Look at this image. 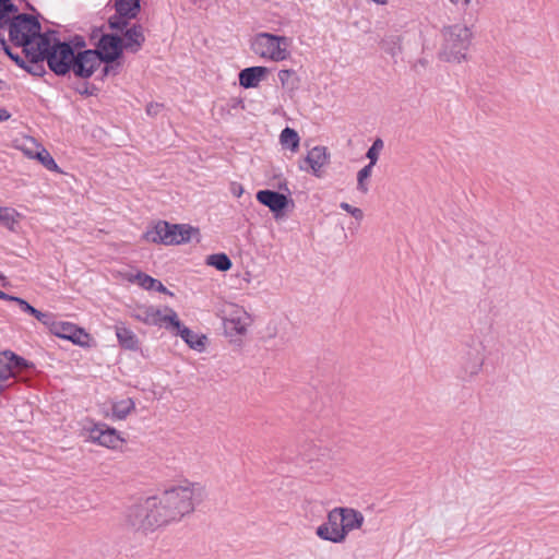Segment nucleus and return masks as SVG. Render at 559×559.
<instances>
[{
  "mask_svg": "<svg viewBox=\"0 0 559 559\" xmlns=\"http://www.w3.org/2000/svg\"><path fill=\"white\" fill-rule=\"evenodd\" d=\"M206 497L203 484L183 480L166 489L159 497H148L132 506L127 512V524L135 532H153L191 514Z\"/></svg>",
  "mask_w": 559,
  "mask_h": 559,
  "instance_id": "1",
  "label": "nucleus"
},
{
  "mask_svg": "<svg viewBox=\"0 0 559 559\" xmlns=\"http://www.w3.org/2000/svg\"><path fill=\"white\" fill-rule=\"evenodd\" d=\"M74 51L67 43H61L53 34L37 37V48L31 60H47L49 68L58 75L68 73L74 61Z\"/></svg>",
  "mask_w": 559,
  "mask_h": 559,
  "instance_id": "2",
  "label": "nucleus"
},
{
  "mask_svg": "<svg viewBox=\"0 0 559 559\" xmlns=\"http://www.w3.org/2000/svg\"><path fill=\"white\" fill-rule=\"evenodd\" d=\"M443 38L442 59L452 63L464 61L472 39L471 29L461 24L451 25L443 29Z\"/></svg>",
  "mask_w": 559,
  "mask_h": 559,
  "instance_id": "3",
  "label": "nucleus"
},
{
  "mask_svg": "<svg viewBox=\"0 0 559 559\" xmlns=\"http://www.w3.org/2000/svg\"><path fill=\"white\" fill-rule=\"evenodd\" d=\"M289 46L290 39L288 37L266 32L258 33L251 39L253 53L273 62L288 59L290 56Z\"/></svg>",
  "mask_w": 559,
  "mask_h": 559,
  "instance_id": "4",
  "label": "nucleus"
},
{
  "mask_svg": "<svg viewBox=\"0 0 559 559\" xmlns=\"http://www.w3.org/2000/svg\"><path fill=\"white\" fill-rule=\"evenodd\" d=\"M9 26L10 39L24 47L26 56L31 59L32 52L37 48V37L43 36L39 34V23L27 15H17L12 21H8L4 26Z\"/></svg>",
  "mask_w": 559,
  "mask_h": 559,
  "instance_id": "5",
  "label": "nucleus"
},
{
  "mask_svg": "<svg viewBox=\"0 0 559 559\" xmlns=\"http://www.w3.org/2000/svg\"><path fill=\"white\" fill-rule=\"evenodd\" d=\"M195 234L198 229L189 225L158 222L145 231L143 238L147 242L171 246L188 242Z\"/></svg>",
  "mask_w": 559,
  "mask_h": 559,
  "instance_id": "6",
  "label": "nucleus"
},
{
  "mask_svg": "<svg viewBox=\"0 0 559 559\" xmlns=\"http://www.w3.org/2000/svg\"><path fill=\"white\" fill-rule=\"evenodd\" d=\"M83 431L86 438L95 443L109 449H116L123 441L119 432L106 424H96L94 421H86L83 426Z\"/></svg>",
  "mask_w": 559,
  "mask_h": 559,
  "instance_id": "7",
  "label": "nucleus"
},
{
  "mask_svg": "<svg viewBox=\"0 0 559 559\" xmlns=\"http://www.w3.org/2000/svg\"><path fill=\"white\" fill-rule=\"evenodd\" d=\"M251 318L241 307L230 305L223 318L224 332L228 337H239L247 333Z\"/></svg>",
  "mask_w": 559,
  "mask_h": 559,
  "instance_id": "8",
  "label": "nucleus"
},
{
  "mask_svg": "<svg viewBox=\"0 0 559 559\" xmlns=\"http://www.w3.org/2000/svg\"><path fill=\"white\" fill-rule=\"evenodd\" d=\"M170 307L157 308L153 306L140 305L132 310V318L148 325H157L167 329L168 318L175 314Z\"/></svg>",
  "mask_w": 559,
  "mask_h": 559,
  "instance_id": "9",
  "label": "nucleus"
},
{
  "mask_svg": "<svg viewBox=\"0 0 559 559\" xmlns=\"http://www.w3.org/2000/svg\"><path fill=\"white\" fill-rule=\"evenodd\" d=\"M341 523L337 508H334L328 513L326 521L316 528V535L322 540L342 544L346 537Z\"/></svg>",
  "mask_w": 559,
  "mask_h": 559,
  "instance_id": "10",
  "label": "nucleus"
},
{
  "mask_svg": "<svg viewBox=\"0 0 559 559\" xmlns=\"http://www.w3.org/2000/svg\"><path fill=\"white\" fill-rule=\"evenodd\" d=\"M174 335L180 336L181 340L193 350L203 352L205 348V335H199L194 333L192 330L183 325L177 314H173V317L168 318L167 329Z\"/></svg>",
  "mask_w": 559,
  "mask_h": 559,
  "instance_id": "11",
  "label": "nucleus"
},
{
  "mask_svg": "<svg viewBox=\"0 0 559 559\" xmlns=\"http://www.w3.org/2000/svg\"><path fill=\"white\" fill-rule=\"evenodd\" d=\"M102 64L99 53L95 50H85L74 56L71 70L76 76L86 79Z\"/></svg>",
  "mask_w": 559,
  "mask_h": 559,
  "instance_id": "12",
  "label": "nucleus"
},
{
  "mask_svg": "<svg viewBox=\"0 0 559 559\" xmlns=\"http://www.w3.org/2000/svg\"><path fill=\"white\" fill-rule=\"evenodd\" d=\"M29 367V362L11 350L0 353V383L15 378L17 371Z\"/></svg>",
  "mask_w": 559,
  "mask_h": 559,
  "instance_id": "13",
  "label": "nucleus"
},
{
  "mask_svg": "<svg viewBox=\"0 0 559 559\" xmlns=\"http://www.w3.org/2000/svg\"><path fill=\"white\" fill-rule=\"evenodd\" d=\"M329 158L330 155L326 147L314 146L308 152L304 160L307 166L301 164L299 168L304 171H310L316 177L321 178L324 174L325 166L329 164Z\"/></svg>",
  "mask_w": 559,
  "mask_h": 559,
  "instance_id": "14",
  "label": "nucleus"
},
{
  "mask_svg": "<svg viewBox=\"0 0 559 559\" xmlns=\"http://www.w3.org/2000/svg\"><path fill=\"white\" fill-rule=\"evenodd\" d=\"M53 335L71 341L73 344L84 346L87 344L88 334L71 322L55 321L50 330Z\"/></svg>",
  "mask_w": 559,
  "mask_h": 559,
  "instance_id": "15",
  "label": "nucleus"
},
{
  "mask_svg": "<svg viewBox=\"0 0 559 559\" xmlns=\"http://www.w3.org/2000/svg\"><path fill=\"white\" fill-rule=\"evenodd\" d=\"M118 16L111 17L109 24L112 28L122 29L127 22L126 20L134 19L140 12V0H116L115 3Z\"/></svg>",
  "mask_w": 559,
  "mask_h": 559,
  "instance_id": "16",
  "label": "nucleus"
},
{
  "mask_svg": "<svg viewBox=\"0 0 559 559\" xmlns=\"http://www.w3.org/2000/svg\"><path fill=\"white\" fill-rule=\"evenodd\" d=\"M122 40L118 36L114 35H104L98 44V49L96 50L99 53L102 62H112L115 61L120 53L122 52Z\"/></svg>",
  "mask_w": 559,
  "mask_h": 559,
  "instance_id": "17",
  "label": "nucleus"
},
{
  "mask_svg": "<svg viewBox=\"0 0 559 559\" xmlns=\"http://www.w3.org/2000/svg\"><path fill=\"white\" fill-rule=\"evenodd\" d=\"M341 524L344 527V534L347 538L353 531L360 530L365 522L364 514L354 508H337Z\"/></svg>",
  "mask_w": 559,
  "mask_h": 559,
  "instance_id": "18",
  "label": "nucleus"
},
{
  "mask_svg": "<svg viewBox=\"0 0 559 559\" xmlns=\"http://www.w3.org/2000/svg\"><path fill=\"white\" fill-rule=\"evenodd\" d=\"M257 200L261 204L267 206L274 213L283 211L288 204V199L286 195L272 190L258 191Z\"/></svg>",
  "mask_w": 559,
  "mask_h": 559,
  "instance_id": "19",
  "label": "nucleus"
},
{
  "mask_svg": "<svg viewBox=\"0 0 559 559\" xmlns=\"http://www.w3.org/2000/svg\"><path fill=\"white\" fill-rule=\"evenodd\" d=\"M266 74L267 69L265 67L246 68L239 73V84L245 88L257 87Z\"/></svg>",
  "mask_w": 559,
  "mask_h": 559,
  "instance_id": "20",
  "label": "nucleus"
},
{
  "mask_svg": "<svg viewBox=\"0 0 559 559\" xmlns=\"http://www.w3.org/2000/svg\"><path fill=\"white\" fill-rule=\"evenodd\" d=\"M115 330L121 347L129 350L139 349L140 341L132 330L127 328L123 323L116 325Z\"/></svg>",
  "mask_w": 559,
  "mask_h": 559,
  "instance_id": "21",
  "label": "nucleus"
},
{
  "mask_svg": "<svg viewBox=\"0 0 559 559\" xmlns=\"http://www.w3.org/2000/svg\"><path fill=\"white\" fill-rule=\"evenodd\" d=\"M23 215L15 209L9 206H0V224L10 231L16 233L20 227V221Z\"/></svg>",
  "mask_w": 559,
  "mask_h": 559,
  "instance_id": "22",
  "label": "nucleus"
},
{
  "mask_svg": "<svg viewBox=\"0 0 559 559\" xmlns=\"http://www.w3.org/2000/svg\"><path fill=\"white\" fill-rule=\"evenodd\" d=\"M126 44L124 48L129 49L133 52L138 51L139 48L144 43V34L141 26H132L131 28L127 29L124 34Z\"/></svg>",
  "mask_w": 559,
  "mask_h": 559,
  "instance_id": "23",
  "label": "nucleus"
},
{
  "mask_svg": "<svg viewBox=\"0 0 559 559\" xmlns=\"http://www.w3.org/2000/svg\"><path fill=\"white\" fill-rule=\"evenodd\" d=\"M278 80L284 90L294 93L299 86V78L294 70L283 69L278 71Z\"/></svg>",
  "mask_w": 559,
  "mask_h": 559,
  "instance_id": "24",
  "label": "nucleus"
},
{
  "mask_svg": "<svg viewBox=\"0 0 559 559\" xmlns=\"http://www.w3.org/2000/svg\"><path fill=\"white\" fill-rule=\"evenodd\" d=\"M134 408L135 403L132 399L117 401L112 404V416L119 420L126 419Z\"/></svg>",
  "mask_w": 559,
  "mask_h": 559,
  "instance_id": "25",
  "label": "nucleus"
},
{
  "mask_svg": "<svg viewBox=\"0 0 559 559\" xmlns=\"http://www.w3.org/2000/svg\"><path fill=\"white\" fill-rule=\"evenodd\" d=\"M280 140L281 144L284 147L289 148L292 152H296L299 147L300 139L298 133L294 129H290L288 127L282 131Z\"/></svg>",
  "mask_w": 559,
  "mask_h": 559,
  "instance_id": "26",
  "label": "nucleus"
},
{
  "mask_svg": "<svg viewBox=\"0 0 559 559\" xmlns=\"http://www.w3.org/2000/svg\"><path fill=\"white\" fill-rule=\"evenodd\" d=\"M33 159H37L45 168H47L50 171H55L58 174L62 173L57 163L55 162L53 157L44 146L36 151V154Z\"/></svg>",
  "mask_w": 559,
  "mask_h": 559,
  "instance_id": "27",
  "label": "nucleus"
},
{
  "mask_svg": "<svg viewBox=\"0 0 559 559\" xmlns=\"http://www.w3.org/2000/svg\"><path fill=\"white\" fill-rule=\"evenodd\" d=\"M207 264L218 271H228L231 267V261L225 253H216L207 257Z\"/></svg>",
  "mask_w": 559,
  "mask_h": 559,
  "instance_id": "28",
  "label": "nucleus"
},
{
  "mask_svg": "<svg viewBox=\"0 0 559 559\" xmlns=\"http://www.w3.org/2000/svg\"><path fill=\"white\" fill-rule=\"evenodd\" d=\"M43 145L33 138H24L19 145V148L28 157L34 158L36 151Z\"/></svg>",
  "mask_w": 559,
  "mask_h": 559,
  "instance_id": "29",
  "label": "nucleus"
},
{
  "mask_svg": "<svg viewBox=\"0 0 559 559\" xmlns=\"http://www.w3.org/2000/svg\"><path fill=\"white\" fill-rule=\"evenodd\" d=\"M383 147H384V143H383L382 139L378 138L373 141L372 145L369 147V150L367 151V154H366L367 158L369 159L368 165H371V167H373L377 164L380 153L383 150Z\"/></svg>",
  "mask_w": 559,
  "mask_h": 559,
  "instance_id": "30",
  "label": "nucleus"
},
{
  "mask_svg": "<svg viewBox=\"0 0 559 559\" xmlns=\"http://www.w3.org/2000/svg\"><path fill=\"white\" fill-rule=\"evenodd\" d=\"M372 168L373 167H371V165H366L357 174V189L362 193L368 192V186L366 181L371 176Z\"/></svg>",
  "mask_w": 559,
  "mask_h": 559,
  "instance_id": "31",
  "label": "nucleus"
},
{
  "mask_svg": "<svg viewBox=\"0 0 559 559\" xmlns=\"http://www.w3.org/2000/svg\"><path fill=\"white\" fill-rule=\"evenodd\" d=\"M14 10L10 0H0V27H4V24L9 21V14Z\"/></svg>",
  "mask_w": 559,
  "mask_h": 559,
  "instance_id": "32",
  "label": "nucleus"
},
{
  "mask_svg": "<svg viewBox=\"0 0 559 559\" xmlns=\"http://www.w3.org/2000/svg\"><path fill=\"white\" fill-rule=\"evenodd\" d=\"M33 317H35L41 324H44L50 331L53 326L56 318L52 313L41 312L39 310H35Z\"/></svg>",
  "mask_w": 559,
  "mask_h": 559,
  "instance_id": "33",
  "label": "nucleus"
},
{
  "mask_svg": "<svg viewBox=\"0 0 559 559\" xmlns=\"http://www.w3.org/2000/svg\"><path fill=\"white\" fill-rule=\"evenodd\" d=\"M135 281L144 289H154L155 288V284L157 283V280H155V278H153L150 275H146L144 273H138L135 275Z\"/></svg>",
  "mask_w": 559,
  "mask_h": 559,
  "instance_id": "34",
  "label": "nucleus"
},
{
  "mask_svg": "<svg viewBox=\"0 0 559 559\" xmlns=\"http://www.w3.org/2000/svg\"><path fill=\"white\" fill-rule=\"evenodd\" d=\"M341 209L346 211L347 213H349L353 217H355L357 221H360L364 217V213L358 207H354L352 206L350 204L346 203V202H342L340 204Z\"/></svg>",
  "mask_w": 559,
  "mask_h": 559,
  "instance_id": "35",
  "label": "nucleus"
},
{
  "mask_svg": "<svg viewBox=\"0 0 559 559\" xmlns=\"http://www.w3.org/2000/svg\"><path fill=\"white\" fill-rule=\"evenodd\" d=\"M10 301L16 302L24 312L29 313L31 316H33L36 310V308H34L26 300L20 297L13 296V299H11Z\"/></svg>",
  "mask_w": 559,
  "mask_h": 559,
  "instance_id": "36",
  "label": "nucleus"
},
{
  "mask_svg": "<svg viewBox=\"0 0 559 559\" xmlns=\"http://www.w3.org/2000/svg\"><path fill=\"white\" fill-rule=\"evenodd\" d=\"M162 110V105L156 103H151L146 106V114L148 116H157Z\"/></svg>",
  "mask_w": 559,
  "mask_h": 559,
  "instance_id": "37",
  "label": "nucleus"
},
{
  "mask_svg": "<svg viewBox=\"0 0 559 559\" xmlns=\"http://www.w3.org/2000/svg\"><path fill=\"white\" fill-rule=\"evenodd\" d=\"M481 366H483V360L480 358L476 359L473 365L471 366L469 369H467L466 371L471 374V376H475L477 374L480 369H481Z\"/></svg>",
  "mask_w": 559,
  "mask_h": 559,
  "instance_id": "38",
  "label": "nucleus"
},
{
  "mask_svg": "<svg viewBox=\"0 0 559 559\" xmlns=\"http://www.w3.org/2000/svg\"><path fill=\"white\" fill-rule=\"evenodd\" d=\"M5 53L12 59L14 60L17 64H20L21 67H23V61L21 60V58L17 56V55H13L9 48V46H7L4 49Z\"/></svg>",
  "mask_w": 559,
  "mask_h": 559,
  "instance_id": "39",
  "label": "nucleus"
},
{
  "mask_svg": "<svg viewBox=\"0 0 559 559\" xmlns=\"http://www.w3.org/2000/svg\"><path fill=\"white\" fill-rule=\"evenodd\" d=\"M231 192L235 197L239 198L243 192V188L240 185L234 183L231 187Z\"/></svg>",
  "mask_w": 559,
  "mask_h": 559,
  "instance_id": "40",
  "label": "nucleus"
},
{
  "mask_svg": "<svg viewBox=\"0 0 559 559\" xmlns=\"http://www.w3.org/2000/svg\"><path fill=\"white\" fill-rule=\"evenodd\" d=\"M154 289L160 293L173 295L159 281H157V283L155 284Z\"/></svg>",
  "mask_w": 559,
  "mask_h": 559,
  "instance_id": "41",
  "label": "nucleus"
},
{
  "mask_svg": "<svg viewBox=\"0 0 559 559\" xmlns=\"http://www.w3.org/2000/svg\"><path fill=\"white\" fill-rule=\"evenodd\" d=\"M450 1H451V3L462 7V8H466L471 2V0H450Z\"/></svg>",
  "mask_w": 559,
  "mask_h": 559,
  "instance_id": "42",
  "label": "nucleus"
},
{
  "mask_svg": "<svg viewBox=\"0 0 559 559\" xmlns=\"http://www.w3.org/2000/svg\"><path fill=\"white\" fill-rule=\"evenodd\" d=\"M10 118V114L7 109L0 108V121H5Z\"/></svg>",
  "mask_w": 559,
  "mask_h": 559,
  "instance_id": "43",
  "label": "nucleus"
},
{
  "mask_svg": "<svg viewBox=\"0 0 559 559\" xmlns=\"http://www.w3.org/2000/svg\"><path fill=\"white\" fill-rule=\"evenodd\" d=\"M117 68H118V64L117 66H108V64H106L104 67V74H108L110 71H114L116 73L117 72Z\"/></svg>",
  "mask_w": 559,
  "mask_h": 559,
  "instance_id": "44",
  "label": "nucleus"
},
{
  "mask_svg": "<svg viewBox=\"0 0 559 559\" xmlns=\"http://www.w3.org/2000/svg\"><path fill=\"white\" fill-rule=\"evenodd\" d=\"M0 299L2 300H11L13 299V296L5 294L4 292L0 290Z\"/></svg>",
  "mask_w": 559,
  "mask_h": 559,
  "instance_id": "45",
  "label": "nucleus"
},
{
  "mask_svg": "<svg viewBox=\"0 0 559 559\" xmlns=\"http://www.w3.org/2000/svg\"><path fill=\"white\" fill-rule=\"evenodd\" d=\"M7 43L4 40V38L0 35V48L4 49L7 47Z\"/></svg>",
  "mask_w": 559,
  "mask_h": 559,
  "instance_id": "46",
  "label": "nucleus"
},
{
  "mask_svg": "<svg viewBox=\"0 0 559 559\" xmlns=\"http://www.w3.org/2000/svg\"><path fill=\"white\" fill-rule=\"evenodd\" d=\"M372 2L377 3V4H381V5H384L389 2V0H371Z\"/></svg>",
  "mask_w": 559,
  "mask_h": 559,
  "instance_id": "47",
  "label": "nucleus"
},
{
  "mask_svg": "<svg viewBox=\"0 0 559 559\" xmlns=\"http://www.w3.org/2000/svg\"><path fill=\"white\" fill-rule=\"evenodd\" d=\"M5 280V277L0 273V283H2Z\"/></svg>",
  "mask_w": 559,
  "mask_h": 559,
  "instance_id": "48",
  "label": "nucleus"
},
{
  "mask_svg": "<svg viewBox=\"0 0 559 559\" xmlns=\"http://www.w3.org/2000/svg\"><path fill=\"white\" fill-rule=\"evenodd\" d=\"M3 87V81L0 80V90Z\"/></svg>",
  "mask_w": 559,
  "mask_h": 559,
  "instance_id": "49",
  "label": "nucleus"
}]
</instances>
